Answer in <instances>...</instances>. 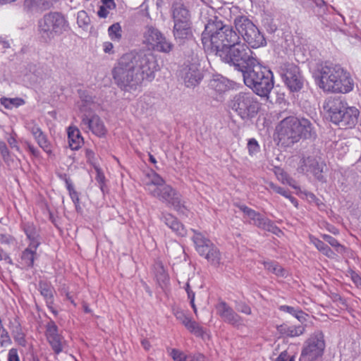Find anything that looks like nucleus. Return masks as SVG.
<instances>
[{
  "instance_id": "6",
  "label": "nucleus",
  "mask_w": 361,
  "mask_h": 361,
  "mask_svg": "<svg viewBox=\"0 0 361 361\" xmlns=\"http://www.w3.org/2000/svg\"><path fill=\"white\" fill-rule=\"evenodd\" d=\"M245 85L262 97H268L274 87L272 72L256 61L242 73Z\"/></svg>"
},
{
  "instance_id": "45",
  "label": "nucleus",
  "mask_w": 361,
  "mask_h": 361,
  "mask_svg": "<svg viewBox=\"0 0 361 361\" xmlns=\"http://www.w3.org/2000/svg\"><path fill=\"white\" fill-rule=\"evenodd\" d=\"M310 243H312L320 252H322L326 245L323 241L320 240L319 239L312 235L310 236Z\"/></svg>"
},
{
  "instance_id": "4",
  "label": "nucleus",
  "mask_w": 361,
  "mask_h": 361,
  "mask_svg": "<svg viewBox=\"0 0 361 361\" xmlns=\"http://www.w3.org/2000/svg\"><path fill=\"white\" fill-rule=\"evenodd\" d=\"M279 142L284 147H290L301 138H312L316 136L312 124L306 118L295 116L283 118L276 128Z\"/></svg>"
},
{
  "instance_id": "14",
  "label": "nucleus",
  "mask_w": 361,
  "mask_h": 361,
  "mask_svg": "<svg viewBox=\"0 0 361 361\" xmlns=\"http://www.w3.org/2000/svg\"><path fill=\"white\" fill-rule=\"evenodd\" d=\"M144 43L154 51L169 53L173 44L166 39L164 35L156 27L147 25L143 33Z\"/></svg>"
},
{
  "instance_id": "41",
  "label": "nucleus",
  "mask_w": 361,
  "mask_h": 361,
  "mask_svg": "<svg viewBox=\"0 0 361 361\" xmlns=\"http://www.w3.org/2000/svg\"><path fill=\"white\" fill-rule=\"evenodd\" d=\"M279 310L288 312L298 319H300V315L303 314L301 310H295L294 307L288 305H281L279 307Z\"/></svg>"
},
{
  "instance_id": "42",
  "label": "nucleus",
  "mask_w": 361,
  "mask_h": 361,
  "mask_svg": "<svg viewBox=\"0 0 361 361\" xmlns=\"http://www.w3.org/2000/svg\"><path fill=\"white\" fill-rule=\"evenodd\" d=\"M278 179L283 183H288L289 185L295 188V186L292 183L293 180L290 178L288 174L283 171V170H280L278 173H276Z\"/></svg>"
},
{
  "instance_id": "27",
  "label": "nucleus",
  "mask_w": 361,
  "mask_h": 361,
  "mask_svg": "<svg viewBox=\"0 0 361 361\" xmlns=\"http://www.w3.org/2000/svg\"><path fill=\"white\" fill-rule=\"evenodd\" d=\"M23 6L24 9L30 13L42 12L52 6L49 0H25Z\"/></svg>"
},
{
  "instance_id": "51",
  "label": "nucleus",
  "mask_w": 361,
  "mask_h": 361,
  "mask_svg": "<svg viewBox=\"0 0 361 361\" xmlns=\"http://www.w3.org/2000/svg\"><path fill=\"white\" fill-rule=\"evenodd\" d=\"M7 142L11 148H15L16 150L19 151V147L17 145V141L14 135H11L7 138Z\"/></svg>"
},
{
  "instance_id": "50",
  "label": "nucleus",
  "mask_w": 361,
  "mask_h": 361,
  "mask_svg": "<svg viewBox=\"0 0 361 361\" xmlns=\"http://www.w3.org/2000/svg\"><path fill=\"white\" fill-rule=\"evenodd\" d=\"M25 145L27 149V150L35 157H39V151L34 147L30 142H25Z\"/></svg>"
},
{
  "instance_id": "28",
  "label": "nucleus",
  "mask_w": 361,
  "mask_h": 361,
  "mask_svg": "<svg viewBox=\"0 0 361 361\" xmlns=\"http://www.w3.org/2000/svg\"><path fill=\"white\" fill-rule=\"evenodd\" d=\"M68 141L70 148L73 150H78L81 147L83 138L78 128L71 126L68 128Z\"/></svg>"
},
{
  "instance_id": "24",
  "label": "nucleus",
  "mask_w": 361,
  "mask_h": 361,
  "mask_svg": "<svg viewBox=\"0 0 361 361\" xmlns=\"http://www.w3.org/2000/svg\"><path fill=\"white\" fill-rule=\"evenodd\" d=\"M160 220L171 229L176 235L185 236L187 231L176 217L167 212H161Z\"/></svg>"
},
{
  "instance_id": "19",
  "label": "nucleus",
  "mask_w": 361,
  "mask_h": 361,
  "mask_svg": "<svg viewBox=\"0 0 361 361\" xmlns=\"http://www.w3.org/2000/svg\"><path fill=\"white\" fill-rule=\"evenodd\" d=\"M25 127L31 133L35 141L44 152L49 155L52 154V145L39 125L35 121H31L26 123Z\"/></svg>"
},
{
  "instance_id": "7",
  "label": "nucleus",
  "mask_w": 361,
  "mask_h": 361,
  "mask_svg": "<svg viewBox=\"0 0 361 361\" xmlns=\"http://www.w3.org/2000/svg\"><path fill=\"white\" fill-rule=\"evenodd\" d=\"M323 108L329 114L331 121L341 127L352 128L358 119L359 110L354 106H349L341 97L327 99Z\"/></svg>"
},
{
  "instance_id": "26",
  "label": "nucleus",
  "mask_w": 361,
  "mask_h": 361,
  "mask_svg": "<svg viewBox=\"0 0 361 361\" xmlns=\"http://www.w3.org/2000/svg\"><path fill=\"white\" fill-rule=\"evenodd\" d=\"M38 247H32L28 245L21 253L20 257V264L25 268H32L35 260L37 258V249Z\"/></svg>"
},
{
  "instance_id": "21",
  "label": "nucleus",
  "mask_w": 361,
  "mask_h": 361,
  "mask_svg": "<svg viewBox=\"0 0 361 361\" xmlns=\"http://www.w3.org/2000/svg\"><path fill=\"white\" fill-rule=\"evenodd\" d=\"M216 309L218 314L225 322L235 326L243 324L242 317L238 315L226 302L223 301L219 302L216 306Z\"/></svg>"
},
{
  "instance_id": "3",
  "label": "nucleus",
  "mask_w": 361,
  "mask_h": 361,
  "mask_svg": "<svg viewBox=\"0 0 361 361\" xmlns=\"http://www.w3.org/2000/svg\"><path fill=\"white\" fill-rule=\"evenodd\" d=\"M314 78L319 87L326 92L345 94L353 89L350 74L338 64L328 62L318 64Z\"/></svg>"
},
{
  "instance_id": "9",
  "label": "nucleus",
  "mask_w": 361,
  "mask_h": 361,
  "mask_svg": "<svg viewBox=\"0 0 361 361\" xmlns=\"http://www.w3.org/2000/svg\"><path fill=\"white\" fill-rule=\"evenodd\" d=\"M252 54V51L248 46L240 39V42L232 45L226 52L221 51L220 59L224 62L234 66L243 73V69L248 68L257 61Z\"/></svg>"
},
{
  "instance_id": "10",
  "label": "nucleus",
  "mask_w": 361,
  "mask_h": 361,
  "mask_svg": "<svg viewBox=\"0 0 361 361\" xmlns=\"http://www.w3.org/2000/svg\"><path fill=\"white\" fill-rule=\"evenodd\" d=\"M82 113V125L88 128L94 134L101 137L106 134V130L99 117L92 112L94 105L91 96L82 93L78 103Z\"/></svg>"
},
{
  "instance_id": "1",
  "label": "nucleus",
  "mask_w": 361,
  "mask_h": 361,
  "mask_svg": "<svg viewBox=\"0 0 361 361\" xmlns=\"http://www.w3.org/2000/svg\"><path fill=\"white\" fill-rule=\"evenodd\" d=\"M233 25L235 30L216 17L209 19L202 34L204 49L220 57L221 51L226 52L232 45L240 42V35L253 49L267 44L264 35L247 16H237Z\"/></svg>"
},
{
  "instance_id": "57",
  "label": "nucleus",
  "mask_w": 361,
  "mask_h": 361,
  "mask_svg": "<svg viewBox=\"0 0 361 361\" xmlns=\"http://www.w3.org/2000/svg\"><path fill=\"white\" fill-rule=\"evenodd\" d=\"M322 252L329 258H334L335 256V253L332 251V250L328 246L326 245Z\"/></svg>"
},
{
  "instance_id": "48",
  "label": "nucleus",
  "mask_w": 361,
  "mask_h": 361,
  "mask_svg": "<svg viewBox=\"0 0 361 361\" xmlns=\"http://www.w3.org/2000/svg\"><path fill=\"white\" fill-rule=\"evenodd\" d=\"M237 310L238 311L248 315L251 314L252 313L251 308L243 302L239 303L238 305Z\"/></svg>"
},
{
  "instance_id": "32",
  "label": "nucleus",
  "mask_w": 361,
  "mask_h": 361,
  "mask_svg": "<svg viewBox=\"0 0 361 361\" xmlns=\"http://www.w3.org/2000/svg\"><path fill=\"white\" fill-rule=\"evenodd\" d=\"M108 35L113 42H119L123 37L122 27L119 23L112 24L108 28Z\"/></svg>"
},
{
  "instance_id": "16",
  "label": "nucleus",
  "mask_w": 361,
  "mask_h": 361,
  "mask_svg": "<svg viewBox=\"0 0 361 361\" xmlns=\"http://www.w3.org/2000/svg\"><path fill=\"white\" fill-rule=\"evenodd\" d=\"M238 207L240 210L243 212L244 217L249 219L250 224L273 233H275V231L279 230L276 226L273 225L270 220L263 217V216L256 211L244 204H240Z\"/></svg>"
},
{
  "instance_id": "63",
  "label": "nucleus",
  "mask_w": 361,
  "mask_h": 361,
  "mask_svg": "<svg viewBox=\"0 0 361 361\" xmlns=\"http://www.w3.org/2000/svg\"><path fill=\"white\" fill-rule=\"evenodd\" d=\"M94 154L92 152V150L89 149H87L85 150V156H86L87 159H88V161H91L94 158Z\"/></svg>"
},
{
  "instance_id": "53",
  "label": "nucleus",
  "mask_w": 361,
  "mask_h": 361,
  "mask_svg": "<svg viewBox=\"0 0 361 361\" xmlns=\"http://www.w3.org/2000/svg\"><path fill=\"white\" fill-rule=\"evenodd\" d=\"M12 242V238L9 235L0 233V243L2 244H10Z\"/></svg>"
},
{
  "instance_id": "56",
  "label": "nucleus",
  "mask_w": 361,
  "mask_h": 361,
  "mask_svg": "<svg viewBox=\"0 0 361 361\" xmlns=\"http://www.w3.org/2000/svg\"><path fill=\"white\" fill-rule=\"evenodd\" d=\"M109 14V11L107 10V8L105 7L104 6H101L99 7V11H97V15L100 17V18H106L107 16Z\"/></svg>"
},
{
  "instance_id": "39",
  "label": "nucleus",
  "mask_w": 361,
  "mask_h": 361,
  "mask_svg": "<svg viewBox=\"0 0 361 361\" xmlns=\"http://www.w3.org/2000/svg\"><path fill=\"white\" fill-rule=\"evenodd\" d=\"M247 149L249 154L251 156L259 152V145L255 138H251L248 140Z\"/></svg>"
},
{
  "instance_id": "12",
  "label": "nucleus",
  "mask_w": 361,
  "mask_h": 361,
  "mask_svg": "<svg viewBox=\"0 0 361 361\" xmlns=\"http://www.w3.org/2000/svg\"><path fill=\"white\" fill-rule=\"evenodd\" d=\"M231 108L243 119L255 116L259 109L257 99L250 92H240L232 100Z\"/></svg>"
},
{
  "instance_id": "52",
  "label": "nucleus",
  "mask_w": 361,
  "mask_h": 361,
  "mask_svg": "<svg viewBox=\"0 0 361 361\" xmlns=\"http://www.w3.org/2000/svg\"><path fill=\"white\" fill-rule=\"evenodd\" d=\"M14 339L19 345L22 346H25L26 345V341L23 333H18L14 336Z\"/></svg>"
},
{
  "instance_id": "59",
  "label": "nucleus",
  "mask_w": 361,
  "mask_h": 361,
  "mask_svg": "<svg viewBox=\"0 0 361 361\" xmlns=\"http://www.w3.org/2000/svg\"><path fill=\"white\" fill-rule=\"evenodd\" d=\"M102 2L104 4L103 6H104L109 9L114 8L116 6L114 0H102Z\"/></svg>"
},
{
  "instance_id": "17",
  "label": "nucleus",
  "mask_w": 361,
  "mask_h": 361,
  "mask_svg": "<svg viewBox=\"0 0 361 361\" xmlns=\"http://www.w3.org/2000/svg\"><path fill=\"white\" fill-rule=\"evenodd\" d=\"M324 168H326L324 162L313 157L304 158L300 166V169L302 172L312 173L321 182L325 181L324 176H323Z\"/></svg>"
},
{
  "instance_id": "49",
  "label": "nucleus",
  "mask_w": 361,
  "mask_h": 361,
  "mask_svg": "<svg viewBox=\"0 0 361 361\" xmlns=\"http://www.w3.org/2000/svg\"><path fill=\"white\" fill-rule=\"evenodd\" d=\"M8 361H20L17 349L11 348L9 350L8 354Z\"/></svg>"
},
{
  "instance_id": "31",
  "label": "nucleus",
  "mask_w": 361,
  "mask_h": 361,
  "mask_svg": "<svg viewBox=\"0 0 361 361\" xmlns=\"http://www.w3.org/2000/svg\"><path fill=\"white\" fill-rule=\"evenodd\" d=\"M264 268L274 274L277 276L284 277L287 274L285 270L278 262L274 261H268L263 262Z\"/></svg>"
},
{
  "instance_id": "58",
  "label": "nucleus",
  "mask_w": 361,
  "mask_h": 361,
  "mask_svg": "<svg viewBox=\"0 0 361 361\" xmlns=\"http://www.w3.org/2000/svg\"><path fill=\"white\" fill-rule=\"evenodd\" d=\"M189 357H190L191 361H205V357L201 353L189 355Z\"/></svg>"
},
{
  "instance_id": "13",
  "label": "nucleus",
  "mask_w": 361,
  "mask_h": 361,
  "mask_svg": "<svg viewBox=\"0 0 361 361\" xmlns=\"http://www.w3.org/2000/svg\"><path fill=\"white\" fill-rule=\"evenodd\" d=\"M326 347L324 334L316 331L304 342L300 361H317L322 357Z\"/></svg>"
},
{
  "instance_id": "36",
  "label": "nucleus",
  "mask_w": 361,
  "mask_h": 361,
  "mask_svg": "<svg viewBox=\"0 0 361 361\" xmlns=\"http://www.w3.org/2000/svg\"><path fill=\"white\" fill-rule=\"evenodd\" d=\"M322 238L334 247L337 252H342L343 250V247L334 237L327 234H322Z\"/></svg>"
},
{
  "instance_id": "62",
  "label": "nucleus",
  "mask_w": 361,
  "mask_h": 361,
  "mask_svg": "<svg viewBox=\"0 0 361 361\" xmlns=\"http://www.w3.org/2000/svg\"><path fill=\"white\" fill-rule=\"evenodd\" d=\"M288 359V354L286 351L282 352L274 361H286Z\"/></svg>"
},
{
  "instance_id": "11",
  "label": "nucleus",
  "mask_w": 361,
  "mask_h": 361,
  "mask_svg": "<svg viewBox=\"0 0 361 361\" xmlns=\"http://www.w3.org/2000/svg\"><path fill=\"white\" fill-rule=\"evenodd\" d=\"M194 235L192 241L196 251L203 257L211 265L219 267L221 261V254L218 247L201 233L192 230Z\"/></svg>"
},
{
  "instance_id": "44",
  "label": "nucleus",
  "mask_w": 361,
  "mask_h": 361,
  "mask_svg": "<svg viewBox=\"0 0 361 361\" xmlns=\"http://www.w3.org/2000/svg\"><path fill=\"white\" fill-rule=\"evenodd\" d=\"M11 343V339L8 335V331L6 329H3L0 336V345L1 346H6Z\"/></svg>"
},
{
  "instance_id": "15",
  "label": "nucleus",
  "mask_w": 361,
  "mask_h": 361,
  "mask_svg": "<svg viewBox=\"0 0 361 361\" xmlns=\"http://www.w3.org/2000/svg\"><path fill=\"white\" fill-rule=\"evenodd\" d=\"M282 77L290 91L298 92L302 88L304 80L297 66L293 63L285 64Z\"/></svg>"
},
{
  "instance_id": "55",
  "label": "nucleus",
  "mask_w": 361,
  "mask_h": 361,
  "mask_svg": "<svg viewBox=\"0 0 361 361\" xmlns=\"http://www.w3.org/2000/svg\"><path fill=\"white\" fill-rule=\"evenodd\" d=\"M351 278H352V280H353V283H355V285L357 288H361V277L359 275H357V274L353 273Z\"/></svg>"
},
{
  "instance_id": "37",
  "label": "nucleus",
  "mask_w": 361,
  "mask_h": 361,
  "mask_svg": "<svg viewBox=\"0 0 361 361\" xmlns=\"http://www.w3.org/2000/svg\"><path fill=\"white\" fill-rule=\"evenodd\" d=\"M170 355L173 361H191L189 355H185L184 353L177 349H172Z\"/></svg>"
},
{
  "instance_id": "25",
  "label": "nucleus",
  "mask_w": 361,
  "mask_h": 361,
  "mask_svg": "<svg viewBox=\"0 0 361 361\" xmlns=\"http://www.w3.org/2000/svg\"><path fill=\"white\" fill-rule=\"evenodd\" d=\"M22 227L27 238L30 241L29 245H32V247H39L41 244V238L38 229L33 223H23Z\"/></svg>"
},
{
  "instance_id": "29",
  "label": "nucleus",
  "mask_w": 361,
  "mask_h": 361,
  "mask_svg": "<svg viewBox=\"0 0 361 361\" xmlns=\"http://www.w3.org/2000/svg\"><path fill=\"white\" fill-rule=\"evenodd\" d=\"M277 331L283 336L295 337L304 334L305 327L302 325L288 326L283 324L277 326Z\"/></svg>"
},
{
  "instance_id": "35",
  "label": "nucleus",
  "mask_w": 361,
  "mask_h": 361,
  "mask_svg": "<svg viewBox=\"0 0 361 361\" xmlns=\"http://www.w3.org/2000/svg\"><path fill=\"white\" fill-rule=\"evenodd\" d=\"M191 333L195 334L197 336H202L204 333V331L202 327H200L198 324L189 318L187 320V322L184 325Z\"/></svg>"
},
{
  "instance_id": "34",
  "label": "nucleus",
  "mask_w": 361,
  "mask_h": 361,
  "mask_svg": "<svg viewBox=\"0 0 361 361\" xmlns=\"http://www.w3.org/2000/svg\"><path fill=\"white\" fill-rule=\"evenodd\" d=\"M25 103L24 100L20 98H2L1 99V104L6 109H11L13 106L18 107Z\"/></svg>"
},
{
  "instance_id": "22",
  "label": "nucleus",
  "mask_w": 361,
  "mask_h": 361,
  "mask_svg": "<svg viewBox=\"0 0 361 361\" xmlns=\"http://www.w3.org/2000/svg\"><path fill=\"white\" fill-rule=\"evenodd\" d=\"M171 13L174 24L191 22L190 12L181 0H176L173 2Z\"/></svg>"
},
{
  "instance_id": "20",
  "label": "nucleus",
  "mask_w": 361,
  "mask_h": 361,
  "mask_svg": "<svg viewBox=\"0 0 361 361\" xmlns=\"http://www.w3.org/2000/svg\"><path fill=\"white\" fill-rule=\"evenodd\" d=\"M46 336L56 354H59L63 351V338L59 334V329L52 320H50L46 326Z\"/></svg>"
},
{
  "instance_id": "18",
  "label": "nucleus",
  "mask_w": 361,
  "mask_h": 361,
  "mask_svg": "<svg viewBox=\"0 0 361 361\" xmlns=\"http://www.w3.org/2000/svg\"><path fill=\"white\" fill-rule=\"evenodd\" d=\"M187 87H194L197 85L202 78V73L195 63L183 66L179 73Z\"/></svg>"
},
{
  "instance_id": "46",
  "label": "nucleus",
  "mask_w": 361,
  "mask_h": 361,
  "mask_svg": "<svg viewBox=\"0 0 361 361\" xmlns=\"http://www.w3.org/2000/svg\"><path fill=\"white\" fill-rule=\"evenodd\" d=\"M0 153L4 161H6L9 157V151L6 143L0 141Z\"/></svg>"
},
{
  "instance_id": "38",
  "label": "nucleus",
  "mask_w": 361,
  "mask_h": 361,
  "mask_svg": "<svg viewBox=\"0 0 361 361\" xmlns=\"http://www.w3.org/2000/svg\"><path fill=\"white\" fill-rule=\"evenodd\" d=\"M274 192L288 199L290 201V202L295 207L298 206L297 200L290 195V192L289 190H286L285 188H281L280 186H277Z\"/></svg>"
},
{
  "instance_id": "23",
  "label": "nucleus",
  "mask_w": 361,
  "mask_h": 361,
  "mask_svg": "<svg viewBox=\"0 0 361 361\" xmlns=\"http://www.w3.org/2000/svg\"><path fill=\"white\" fill-rule=\"evenodd\" d=\"M173 35L177 42L179 44L184 43L185 40L192 37V22L175 23L173 27Z\"/></svg>"
},
{
  "instance_id": "30",
  "label": "nucleus",
  "mask_w": 361,
  "mask_h": 361,
  "mask_svg": "<svg viewBox=\"0 0 361 361\" xmlns=\"http://www.w3.org/2000/svg\"><path fill=\"white\" fill-rule=\"evenodd\" d=\"M39 286L40 293L45 298L47 303L53 304L54 289L51 285L46 282H40Z\"/></svg>"
},
{
  "instance_id": "64",
  "label": "nucleus",
  "mask_w": 361,
  "mask_h": 361,
  "mask_svg": "<svg viewBox=\"0 0 361 361\" xmlns=\"http://www.w3.org/2000/svg\"><path fill=\"white\" fill-rule=\"evenodd\" d=\"M141 343H142V347H143L146 350H149L150 344H149V342L147 340H146V339H143V340L141 341Z\"/></svg>"
},
{
  "instance_id": "2",
  "label": "nucleus",
  "mask_w": 361,
  "mask_h": 361,
  "mask_svg": "<svg viewBox=\"0 0 361 361\" xmlns=\"http://www.w3.org/2000/svg\"><path fill=\"white\" fill-rule=\"evenodd\" d=\"M159 66L155 56L150 52L130 51L123 54L112 69L115 84L123 91L131 92L143 81H152Z\"/></svg>"
},
{
  "instance_id": "43",
  "label": "nucleus",
  "mask_w": 361,
  "mask_h": 361,
  "mask_svg": "<svg viewBox=\"0 0 361 361\" xmlns=\"http://www.w3.org/2000/svg\"><path fill=\"white\" fill-rule=\"evenodd\" d=\"M173 314L176 318L183 325H185V323L187 322V320L189 319V317H188L181 310H174Z\"/></svg>"
},
{
  "instance_id": "40",
  "label": "nucleus",
  "mask_w": 361,
  "mask_h": 361,
  "mask_svg": "<svg viewBox=\"0 0 361 361\" xmlns=\"http://www.w3.org/2000/svg\"><path fill=\"white\" fill-rule=\"evenodd\" d=\"M156 277L159 281H161L163 283L166 282L168 280V274L164 269V267L161 264H157V268L156 271Z\"/></svg>"
},
{
  "instance_id": "60",
  "label": "nucleus",
  "mask_w": 361,
  "mask_h": 361,
  "mask_svg": "<svg viewBox=\"0 0 361 361\" xmlns=\"http://www.w3.org/2000/svg\"><path fill=\"white\" fill-rule=\"evenodd\" d=\"M103 47H104V51L105 53H110L114 48L112 43L109 42L104 43Z\"/></svg>"
},
{
  "instance_id": "54",
  "label": "nucleus",
  "mask_w": 361,
  "mask_h": 361,
  "mask_svg": "<svg viewBox=\"0 0 361 361\" xmlns=\"http://www.w3.org/2000/svg\"><path fill=\"white\" fill-rule=\"evenodd\" d=\"M96 180L99 183L100 188L102 190L104 184L105 177H104V174L99 171H97Z\"/></svg>"
},
{
  "instance_id": "33",
  "label": "nucleus",
  "mask_w": 361,
  "mask_h": 361,
  "mask_svg": "<svg viewBox=\"0 0 361 361\" xmlns=\"http://www.w3.org/2000/svg\"><path fill=\"white\" fill-rule=\"evenodd\" d=\"M209 85L212 89L219 92H225L228 88L226 80L222 77H216L213 78L210 81Z\"/></svg>"
},
{
  "instance_id": "5",
  "label": "nucleus",
  "mask_w": 361,
  "mask_h": 361,
  "mask_svg": "<svg viewBox=\"0 0 361 361\" xmlns=\"http://www.w3.org/2000/svg\"><path fill=\"white\" fill-rule=\"evenodd\" d=\"M143 185L151 196L172 207L178 212L185 213L186 207L180 195L155 171H151L145 174Z\"/></svg>"
},
{
  "instance_id": "47",
  "label": "nucleus",
  "mask_w": 361,
  "mask_h": 361,
  "mask_svg": "<svg viewBox=\"0 0 361 361\" xmlns=\"http://www.w3.org/2000/svg\"><path fill=\"white\" fill-rule=\"evenodd\" d=\"M90 19L87 16V13L84 11H81L78 13V23L79 24L82 23L83 25H87L89 23Z\"/></svg>"
},
{
  "instance_id": "8",
  "label": "nucleus",
  "mask_w": 361,
  "mask_h": 361,
  "mask_svg": "<svg viewBox=\"0 0 361 361\" xmlns=\"http://www.w3.org/2000/svg\"><path fill=\"white\" fill-rule=\"evenodd\" d=\"M68 23L65 17L58 12L45 14L38 21V32L40 38L45 42H49L56 37L67 31Z\"/></svg>"
},
{
  "instance_id": "61",
  "label": "nucleus",
  "mask_w": 361,
  "mask_h": 361,
  "mask_svg": "<svg viewBox=\"0 0 361 361\" xmlns=\"http://www.w3.org/2000/svg\"><path fill=\"white\" fill-rule=\"evenodd\" d=\"M69 195L75 204H77L79 202V197L78 192L76 191H73Z\"/></svg>"
}]
</instances>
